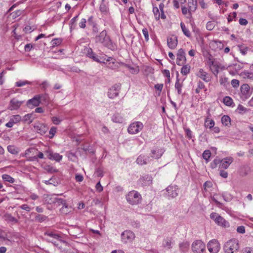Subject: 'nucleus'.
<instances>
[{
    "label": "nucleus",
    "mask_w": 253,
    "mask_h": 253,
    "mask_svg": "<svg viewBox=\"0 0 253 253\" xmlns=\"http://www.w3.org/2000/svg\"><path fill=\"white\" fill-rule=\"evenodd\" d=\"M95 42L102 44L104 46L110 49H113L114 45L106 30L102 31L95 38Z\"/></svg>",
    "instance_id": "1"
},
{
    "label": "nucleus",
    "mask_w": 253,
    "mask_h": 253,
    "mask_svg": "<svg viewBox=\"0 0 253 253\" xmlns=\"http://www.w3.org/2000/svg\"><path fill=\"white\" fill-rule=\"evenodd\" d=\"M239 248L238 241L236 239H232L226 242L223 247L225 253H234L238 251Z\"/></svg>",
    "instance_id": "2"
},
{
    "label": "nucleus",
    "mask_w": 253,
    "mask_h": 253,
    "mask_svg": "<svg viewBox=\"0 0 253 253\" xmlns=\"http://www.w3.org/2000/svg\"><path fill=\"white\" fill-rule=\"evenodd\" d=\"M126 199L129 204L132 205H138L141 201V196L137 191L133 190L127 194Z\"/></svg>",
    "instance_id": "3"
},
{
    "label": "nucleus",
    "mask_w": 253,
    "mask_h": 253,
    "mask_svg": "<svg viewBox=\"0 0 253 253\" xmlns=\"http://www.w3.org/2000/svg\"><path fill=\"white\" fill-rule=\"evenodd\" d=\"M44 236H47L46 241L53 244L55 246H58L57 241H61V237L58 234L54 232L47 231L44 234Z\"/></svg>",
    "instance_id": "4"
},
{
    "label": "nucleus",
    "mask_w": 253,
    "mask_h": 253,
    "mask_svg": "<svg viewBox=\"0 0 253 253\" xmlns=\"http://www.w3.org/2000/svg\"><path fill=\"white\" fill-rule=\"evenodd\" d=\"M205 250V245L201 240H196L192 245V250L194 253H203Z\"/></svg>",
    "instance_id": "5"
},
{
    "label": "nucleus",
    "mask_w": 253,
    "mask_h": 253,
    "mask_svg": "<svg viewBox=\"0 0 253 253\" xmlns=\"http://www.w3.org/2000/svg\"><path fill=\"white\" fill-rule=\"evenodd\" d=\"M207 247L210 253H218L220 250V244L215 239L211 240L207 245Z\"/></svg>",
    "instance_id": "6"
},
{
    "label": "nucleus",
    "mask_w": 253,
    "mask_h": 253,
    "mask_svg": "<svg viewBox=\"0 0 253 253\" xmlns=\"http://www.w3.org/2000/svg\"><path fill=\"white\" fill-rule=\"evenodd\" d=\"M233 158L232 157H227L222 160H220V163L219 169H220L219 174H227V172H224L223 169H226L233 162Z\"/></svg>",
    "instance_id": "7"
},
{
    "label": "nucleus",
    "mask_w": 253,
    "mask_h": 253,
    "mask_svg": "<svg viewBox=\"0 0 253 253\" xmlns=\"http://www.w3.org/2000/svg\"><path fill=\"white\" fill-rule=\"evenodd\" d=\"M134 238V234L130 230H126L121 234L122 241L125 244L132 242Z\"/></svg>",
    "instance_id": "8"
},
{
    "label": "nucleus",
    "mask_w": 253,
    "mask_h": 253,
    "mask_svg": "<svg viewBox=\"0 0 253 253\" xmlns=\"http://www.w3.org/2000/svg\"><path fill=\"white\" fill-rule=\"evenodd\" d=\"M143 127L142 123L139 122H136L132 123L128 127L127 131L129 133L135 134L141 130Z\"/></svg>",
    "instance_id": "9"
},
{
    "label": "nucleus",
    "mask_w": 253,
    "mask_h": 253,
    "mask_svg": "<svg viewBox=\"0 0 253 253\" xmlns=\"http://www.w3.org/2000/svg\"><path fill=\"white\" fill-rule=\"evenodd\" d=\"M44 154L46 157L51 160H54L56 162H60L63 158L62 155L59 153L54 152L52 150L48 149L44 152Z\"/></svg>",
    "instance_id": "10"
},
{
    "label": "nucleus",
    "mask_w": 253,
    "mask_h": 253,
    "mask_svg": "<svg viewBox=\"0 0 253 253\" xmlns=\"http://www.w3.org/2000/svg\"><path fill=\"white\" fill-rule=\"evenodd\" d=\"M86 50L87 56L90 58H92L94 61H96L97 62L105 63V61H109L110 60V59H111V57H108L107 59H102L101 58L99 59L98 56H96V55L94 53L91 48H87Z\"/></svg>",
    "instance_id": "11"
},
{
    "label": "nucleus",
    "mask_w": 253,
    "mask_h": 253,
    "mask_svg": "<svg viewBox=\"0 0 253 253\" xmlns=\"http://www.w3.org/2000/svg\"><path fill=\"white\" fill-rule=\"evenodd\" d=\"M121 84H115L112 86L108 92V96L110 98H114L117 97L120 92Z\"/></svg>",
    "instance_id": "12"
},
{
    "label": "nucleus",
    "mask_w": 253,
    "mask_h": 253,
    "mask_svg": "<svg viewBox=\"0 0 253 253\" xmlns=\"http://www.w3.org/2000/svg\"><path fill=\"white\" fill-rule=\"evenodd\" d=\"M186 61L185 52L182 48H180L178 50L177 53L176 63L178 65L181 66L185 64Z\"/></svg>",
    "instance_id": "13"
},
{
    "label": "nucleus",
    "mask_w": 253,
    "mask_h": 253,
    "mask_svg": "<svg viewBox=\"0 0 253 253\" xmlns=\"http://www.w3.org/2000/svg\"><path fill=\"white\" fill-rule=\"evenodd\" d=\"M34 127L35 130L41 135L44 134L48 129V128L45 125L39 122L35 123Z\"/></svg>",
    "instance_id": "14"
},
{
    "label": "nucleus",
    "mask_w": 253,
    "mask_h": 253,
    "mask_svg": "<svg viewBox=\"0 0 253 253\" xmlns=\"http://www.w3.org/2000/svg\"><path fill=\"white\" fill-rule=\"evenodd\" d=\"M250 86L248 84H243L241 86V92L242 93V98L244 99H247L251 96L249 93Z\"/></svg>",
    "instance_id": "15"
},
{
    "label": "nucleus",
    "mask_w": 253,
    "mask_h": 253,
    "mask_svg": "<svg viewBox=\"0 0 253 253\" xmlns=\"http://www.w3.org/2000/svg\"><path fill=\"white\" fill-rule=\"evenodd\" d=\"M23 102V101H19L16 98H13L10 101L8 109L10 110H17Z\"/></svg>",
    "instance_id": "16"
},
{
    "label": "nucleus",
    "mask_w": 253,
    "mask_h": 253,
    "mask_svg": "<svg viewBox=\"0 0 253 253\" xmlns=\"http://www.w3.org/2000/svg\"><path fill=\"white\" fill-rule=\"evenodd\" d=\"M177 189V186L176 185H170L167 188V193L166 194L169 197L174 198L178 195Z\"/></svg>",
    "instance_id": "17"
},
{
    "label": "nucleus",
    "mask_w": 253,
    "mask_h": 253,
    "mask_svg": "<svg viewBox=\"0 0 253 253\" xmlns=\"http://www.w3.org/2000/svg\"><path fill=\"white\" fill-rule=\"evenodd\" d=\"M21 120V117L19 115H16L12 116L9 120V121L6 123V126L8 127H11L13 125L19 122Z\"/></svg>",
    "instance_id": "18"
},
{
    "label": "nucleus",
    "mask_w": 253,
    "mask_h": 253,
    "mask_svg": "<svg viewBox=\"0 0 253 253\" xmlns=\"http://www.w3.org/2000/svg\"><path fill=\"white\" fill-rule=\"evenodd\" d=\"M40 103V96L37 95L27 101V105L29 107H32L33 106L37 107L39 105Z\"/></svg>",
    "instance_id": "19"
},
{
    "label": "nucleus",
    "mask_w": 253,
    "mask_h": 253,
    "mask_svg": "<svg viewBox=\"0 0 253 253\" xmlns=\"http://www.w3.org/2000/svg\"><path fill=\"white\" fill-rule=\"evenodd\" d=\"M168 46L171 49H174L177 45V39L175 36L169 37L167 40Z\"/></svg>",
    "instance_id": "20"
},
{
    "label": "nucleus",
    "mask_w": 253,
    "mask_h": 253,
    "mask_svg": "<svg viewBox=\"0 0 253 253\" xmlns=\"http://www.w3.org/2000/svg\"><path fill=\"white\" fill-rule=\"evenodd\" d=\"M197 76L206 82H209L211 81L210 77L202 69H200Z\"/></svg>",
    "instance_id": "21"
},
{
    "label": "nucleus",
    "mask_w": 253,
    "mask_h": 253,
    "mask_svg": "<svg viewBox=\"0 0 253 253\" xmlns=\"http://www.w3.org/2000/svg\"><path fill=\"white\" fill-rule=\"evenodd\" d=\"M56 196L55 195H44L43 200L48 204H54L56 200Z\"/></svg>",
    "instance_id": "22"
},
{
    "label": "nucleus",
    "mask_w": 253,
    "mask_h": 253,
    "mask_svg": "<svg viewBox=\"0 0 253 253\" xmlns=\"http://www.w3.org/2000/svg\"><path fill=\"white\" fill-rule=\"evenodd\" d=\"M60 182L59 179L55 175H53L51 178L48 180H45V183L46 184H52L56 186Z\"/></svg>",
    "instance_id": "23"
},
{
    "label": "nucleus",
    "mask_w": 253,
    "mask_h": 253,
    "mask_svg": "<svg viewBox=\"0 0 253 253\" xmlns=\"http://www.w3.org/2000/svg\"><path fill=\"white\" fill-rule=\"evenodd\" d=\"M100 10L102 13L108 14L109 12L108 2H105V0H102L100 5Z\"/></svg>",
    "instance_id": "24"
},
{
    "label": "nucleus",
    "mask_w": 253,
    "mask_h": 253,
    "mask_svg": "<svg viewBox=\"0 0 253 253\" xmlns=\"http://www.w3.org/2000/svg\"><path fill=\"white\" fill-rule=\"evenodd\" d=\"M152 181V177L149 175H144L142 177V185L144 186L150 185Z\"/></svg>",
    "instance_id": "25"
},
{
    "label": "nucleus",
    "mask_w": 253,
    "mask_h": 253,
    "mask_svg": "<svg viewBox=\"0 0 253 253\" xmlns=\"http://www.w3.org/2000/svg\"><path fill=\"white\" fill-rule=\"evenodd\" d=\"M4 220L7 222L12 223L13 224L18 222V220L12 216L10 214L6 213L4 215Z\"/></svg>",
    "instance_id": "26"
},
{
    "label": "nucleus",
    "mask_w": 253,
    "mask_h": 253,
    "mask_svg": "<svg viewBox=\"0 0 253 253\" xmlns=\"http://www.w3.org/2000/svg\"><path fill=\"white\" fill-rule=\"evenodd\" d=\"M163 153L164 152L162 149L157 151L152 150L151 151L152 155L151 157L155 159H159L162 156Z\"/></svg>",
    "instance_id": "27"
},
{
    "label": "nucleus",
    "mask_w": 253,
    "mask_h": 253,
    "mask_svg": "<svg viewBox=\"0 0 253 253\" xmlns=\"http://www.w3.org/2000/svg\"><path fill=\"white\" fill-rule=\"evenodd\" d=\"M189 242L187 241L180 243L179 245L180 250L182 252H186L189 249Z\"/></svg>",
    "instance_id": "28"
},
{
    "label": "nucleus",
    "mask_w": 253,
    "mask_h": 253,
    "mask_svg": "<svg viewBox=\"0 0 253 253\" xmlns=\"http://www.w3.org/2000/svg\"><path fill=\"white\" fill-rule=\"evenodd\" d=\"M171 244H172V239L171 238H167V239L164 240L163 246L164 248H167L168 249H170L171 248Z\"/></svg>",
    "instance_id": "29"
},
{
    "label": "nucleus",
    "mask_w": 253,
    "mask_h": 253,
    "mask_svg": "<svg viewBox=\"0 0 253 253\" xmlns=\"http://www.w3.org/2000/svg\"><path fill=\"white\" fill-rule=\"evenodd\" d=\"M183 86L182 83L180 82V80L177 77L176 81L175 84V87L177 90L178 94H180L182 93L181 88Z\"/></svg>",
    "instance_id": "30"
},
{
    "label": "nucleus",
    "mask_w": 253,
    "mask_h": 253,
    "mask_svg": "<svg viewBox=\"0 0 253 253\" xmlns=\"http://www.w3.org/2000/svg\"><path fill=\"white\" fill-rule=\"evenodd\" d=\"M113 122L118 123H122L123 122V118L119 114H115L112 118Z\"/></svg>",
    "instance_id": "31"
},
{
    "label": "nucleus",
    "mask_w": 253,
    "mask_h": 253,
    "mask_svg": "<svg viewBox=\"0 0 253 253\" xmlns=\"http://www.w3.org/2000/svg\"><path fill=\"white\" fill-rule=\"evenodd\" d=\"M217 224L226 227L227 225V224L228 223L221 216H219L218 217V218H217L216 220L215 221Z\"/></svg>",
    "instance_id": "32"
},
{
    "label": "nucleus",
    "mask_w": 253,
    "mask_h": 253,
    "mask_svg": "<svg viewBox=\"0 0 253 253\" xmlns=\"http://www.w3.org/2000/svg\"><path fill=\"white\" fill-rule=\"evenodd\" d=\"M190 66L188 65H184L181 69V73L184 75H186L190 73Z\"/></svg>",
    "instance_id": "33"
},
{
    "label": "nucleus",
    "mask_w": 253,
    "mask_h": 253,
    "mask_svg": "<svg viewBox=\"0 0 253 253\" xmlns=\"http://www.w3.org/2000/svg\"><path fill=\"white\" fill-rule=\"evenodd\" d=\"M66 203V200L62 199V198H58L57 197L56 198V200L54 202V204L56 205L57 207H60L63 205H65V204Z\"/></svg>",
    "instance_id": "34"
},
{
    "label": "nucleus",
    "mask_w": 253,
    "mask_h": 253,
    "mask_svg": "<svg viewBox=\"0 0 253 253\" xmlns=\"http://www.w3.org/2000/svg\"><path fill=\"white\" fill-rule=\"evenodd\" d=\"M222 124L225 126H228L230 124V118L228 116L224 115L221 118Z\"/></svg>",
    "instance_id": "35"
},
{
    "label": "nucleus",
    "mask_w": 253,
    "mask_h": 253,
    "mask_svg": "<svg viewBox=\"0 0 253 253\" xmlns=\"http://www.w3.org/2000/svg\"><path fill=\"white\" fill-rule=\"evenodd\" d=\"M180 26L183 34L187 37L191 36L190 31L186 28L185 25L183 23H180Z\"/></svg>",
    "instance_id": "36"
},
{
    "label": "nucleus",
    "mask_w": 253,
    "mask_h": 253,
    "mask_svg": "<svg viewBox=\"0 0 253 253\" xmlns=\"http://www.w3.org/2000/svg\"><path fill=\"white\" fill-rule=\"evenodd\" d=\"M223 199L226 202H229L233 199V196L229 193L224 192L222 194Z\"/></svg>",
    "instance_id": "37"
},
{
    "label": "nucleus",
    "mask_w": 253,
    "mask_h": 253,
    "mask_svg": "<svg viewBox=\"0 0 253 253\" xmlns=\"http://www.w3.org/2000/svg\"><path fill=\"white\" fill-rule=\"evenodd\" d=\"M214 125V122L213 120H210L209 118H207L205 120V126L206 127H209V128H211L213 127Z\"/></svg>",
    "instance_id": "38"
},
{
    "label": "nucleus",
    "mask_w": 253,
    "mask_h": 253,
    "mask_svg": "<svg viewBox=\"0 0 253 253\" xmlns=\"http://www.w3.org/2000/svg\"><path fill=\"white\" fill-rule=\"evenodd\" d=\"M223 102L225 105L230 106L233 103V100L229 96H225L223 98Z\"/></svg>",
    "instance_id": "39"
},
{
    "label": "nucleus",
    "mask_w": 253,
    "mask_h": 253,
    "mask_svg": "<svg viewBox=\"0 0 253 253\" xmlns=\"http://www.w3.org/2000/svg\"><path fill=\"white\" fill-rule=\"evenodd\" d=\"M32 114H28L25 115L23 117V121L25 123H27L29 124L31 123L33 121L32 119Z\"/></svg>",
    "instance_id": "40"
},
{
    "label": "nucleus",
    "mask_w": 253,
    "mask_h": 253,
    "mask_svg": "<svg viewBox=\"0 0 253 253\" xmlns=\"http://www.w3.org/2000/svg\"><path fill=\"white\" fill-rule=\"evenodd\" d=\"M142 157V164L143 165H146L148 163H149L151 161V159H150V157L148 156H146L144 155H141Z\"/></svg>",
    "instance_id": "41"
},
{
    "label": "nucleus",
    "mask_w": 253,
    "mask_h": 253,
    "mask_svg": "<svg viewBox=\"0 0 253 253\" xmlns=\"http://www.w3.org/2000/svg\"><path fill=\"white\" fill-rule=\"evenodd\" d=\"M70 208L68 207L67 204L66 203L65 205L62 206L60 209V211L63 214H67L70 212Z\"/></svg>",
    "instance_id": "42"
},
{
    "label": "nucleus",
    "mask_w": 253,
    "mask_h": 253,
    "mask_svg": "<svg viewBox=\"0 0 253 253\" xmlns=\"http://www.w3.org/2000/svg\"><path fill=\"white\" fill-rule=\"evenodd\" d=\"M153 12L157 20H159L160 18V13L158 8L156 6L153 7Z\"/></svg>",
    "instance_id": "43"
},
{
    "label": "nucleus",
    "mask_w": 253,
    "mask_h": 253,
    "mask_svg": "<svg viewBox=\"0 0 253 253\" xmlns=\"http://www.w3.org/2000/svg\"><path fill=\"white\" fill-rule=\"evenodd\" d=\"M2 177L4 181L11 183H13L15 181L14 179L11 177L10 175H2Z\"/></svg>",
    "instance_id": "44"
},
{
    "label": "nucleus",
    "mask_w": 253,
    "mask_h": 253,
    "mask_svg": "<svg viewBox=\"0 0 253 253\" xmlns=\"http://www.w3.org/2000/svg\"><path fill=\"white\" fill-rule=\"evenodd\" d=\"M31 84V83L28 81H19L18 82H16L15 85L17 87H21L26 84Z\"/></svg>",
    "instance_id": "45"
},
{
    "label": "nucleus",
    "mask_w": 253,
    "mask_h": 253,
    "mask_svg": "<svg viewBox=\"0 0 253 253\" xmlns=\"http://www.w3.org/2000/svg\"><path fill=\"white\" fill-rule=\"evenodd\" d=\"M70 235L73 236V239L80 238L83 237V233L81 231L79 233L77 234L75 231H72V233H70Z\"/></svg>",
    "instance_id": "46"
},
{
    "label": "nucleus",
    "mask_w": 253,
    "mask_h": 253,
    "mask_svg": "<svg viewBox=\"0 0 253 253\" xmlns=\"http://www.w3.org/2000/svg\"><path fill=\"white\" fill-rule=\"evenodd\" d=\"M7 150L9 153L12 154H17L18 153V151L13 146H8L7 147Z\"/></svg>",
    "instance_id": "47"
},
{
    "label": "nucleus",
    "mask_w": 253,
    "mask_h": 253,
    "mask_svg": "<svg viewBox=\"0 0 253 253\" xmlns=\"http://www.w3.org/2000/svg\"><path fill=\"white\" fill-rule=\"evenodd\" d=\"M220 159H214L211 164L212 169L216 168L218 166H219Z\"/></svg>",
    "instance_id": "48"
},
{
    "label": "nucleus",
    "mask_w": 253,
    "mask_h": 253,
    "mask_svg": "<svg viewBox=\"0 0 253 253\" xmlns=\"http://www.w3.org/2000/svg\"><path fill=\"white\" fill-rule=\"evenodd\" d=\"M46 218V217L45 215L42 214H37L35 217V219L36 221L42 222L45 220Z\"/></svg>",
    "instance_id": "49"
},
{
    "label": "nucleus",
    "mask_w": 253,
    "mask_h": 253,
    "mask_svg": "<svg viewBox=\"0 0 253 253\" xmlns=\"http://www.w3.org/2000/svg\"><path fill=\"white\" fill-rule=\"evenodd\" d=\"M211 153L210 150H205L203 154V157L206 160H208L211 157Z\"/></svg>",
    "instance_id": "50"
},
{
    "label": "nucleus",
    "mask_w": 253,
    "mask_h": 253,
    "mask_svg": "<svg viewBox=\"0 0 253 253\" xmlns=\"http://www.w3.org/2000/svg\"><path fill=\"white\" fill-rule=\"evenodd\" d=\"M211 70L215 76H217L219 73V66L218 65L213 66V67H211Z\"/></svg>",
    "instance_id": "51"
},
{
    "label": "nucleus",
    "mask_w": 253,
    "mask_h": 253,
    "mask_svg": "<svg viewBox=\"0 0 253 253\" xmlns=\"http://www.w3.org/2000/svg\"><path fill=\"white\" fill-rule=\"evenodd\" d=\"M56 132V128L55 127H52L49 130V138H52L54 136Z\"/></svg>",
    "instance_id": "52"
},
{
    "label": "nucleus",
    "mask_w": 253,
    "mask_h": 253,
    "mask_svg": "<svg viewBox=\"0 0 253 253\" xmlns=\"http://www.w3.org/2000/svg\"><path fill=\"white\" fill-rule=\"evenodd\" d=\"M142 33L145 37V40L148 41L149 40V33L147 28H144L142 30Z\"/></svg>",
    "instance_id": "53"
},
{
    "label": "nucleus",
    "mask_w": 253,
    "mask_h": 253,
    "mask_svg": "<svg viewBox=\"0 0 253 253\" xmlns=\"http://www.w3.org/2000/svg\"><path fill=\"white\" fill-rule=\"evenodd\" d=\"M231 85L233 87L237 88L239 86V81L238 80L233 79L231 81Z\"/></svg>",
    "instance_id": "54"
},
{
    "label": "nucleus",
    "mask_w": 253,
    "mask_h": 253,
    "mask_svg": "<svg viewBox=\"0 0 253 253\" xmlns=\"http://www.w3.org/2000/svg\"><path fill=\"white\" fill-rule=\"evenodd\" d=\"M237 110H238L240 113H242L243 112L245 113L247 111V109L241 104H239L238 105Z\"/></svg>",
    "instance_id": "55"
},
{
    "label": "nucleus",
    "mask_w": 253,
    "mask_h": 253,
    "mask_svg": "<svg viewBox=\"0 0 253 253\" xmlns=\"http://www.w3.org/2000/svg\"><path fill=\"white\" fill-rule=\"evenodd\" d=\"M53 123L55 125H59L61 122V120H60L59 118L56 117H53L51 119Z\"/></svg>",
    "instance_id": "56"
},
{
    "label": "nucleus",
    "mask_w": 253,
    "mask_h": 253,
    "mask_svg": "<svg viewBox=\"0 0 253 253\" xmlns=\"http://www.w3.org/2000/svg\"><path fill=\"white\" fill-rule=\"evenodd\" d=\"M237 231L241 234L245 233V227L244 226H238L237 228Z\"/></svg>",
    "instance_id": "57"
},
{
    "label": "nucleus",
    "mask_w": 253,
    "mask_h": 253,
    "mask_svg": "<svg viewBox=\"0 0 253 253\" xmlns=\"http://www.w3.org/2000/svg\"><path fill=\"white\" fill-rule=\"evenodd\" d=\"M19 208L23 210H25L27 211H30L31 208L27 204H23L19 207Z\"/></svg>",
    "instance_id": "58"
},
{
    "label": "nucleus",
    "mask_w": 253,
    "mask_h": 253,
    "mask_svg": "<svg viewBox=\"0 0 253 253\" xmlns=\"http://www.w3.org/2000/svg\"><path fill=\"white\" fill-rule=\"evenodd\" d=\"M86 22V19L83 18L81 20V21L79 23L80 27L81 28H84L86 26V25H85Z\"/></svg>",
    "instance_id": "59"
},
{
    "label": "nucleus",
    "mask_w": 253,
    "mask_h": 253,
    "mask_svg": "<svg viewBox=\"0 0 253 253\" xmlns=\"http://www.w3.org/2000/svg\"><path fill=\"white\" fill-rule=\"evenodd\" d=\"M236 12H233L232 14H230L228 17V22H231L236 17Z\"/></svg>",
    "instance_id": "60"
},
{
    "label": "nucleus",
    "mask_w": 253,
    "mask_h": 253,
    "mask_svg": "<svg viewBox=\"0 0 253 253\" xmlns=\"http://www.w3.org/2000/svg\"><path fill=\"white\" fill-rule=\"evenodd\" d=\"M212 184L211 181H207L205 182V183L204 184V189L205 190H207V188H210L212 186Z\"/></svg>",
    "instance_id": "61"
},
{
    "label": "nucleus",
    "mask_w": 253,
    "mask_h": 253,
    "mask_svg": "<svg viewBox=\"0 0 253 253\" xmlns=\"http://www.w3.org/2000/svg\"><path fill=\"white\" fill-rule=\"evenodd\" d=\"M220 215L215 212H212L210 215V217L211 219L214 220L215 221Z\"/></svg>",
    "instance_id": "62"
},
{
    "label": "nucleus",
    "mask_w": 253,
    "mask_h": 253,
    "mask_svg": "<svg viewBox=\"0 0 253 253\" xmlns=\"http://www.w3.org/2000/svg\"><path fill=\"white\" fill-rule=\"evenodd\" d=\"M52 45L53 46L56 45H59L61 42V40L60 39H55L52 41Z\"/></svg>",
    "instance_id": "63"
},
{
    "label": "nucleus",
    "mask_w": 253,
    "mask_h": 253,
    "mask_svg": "<svg viewBox=\"0 0 253 253\" xmlns=\"http://www.w3.org/2000/svg\"><path fill=\"white\" fill-rule=\"evenodd\" d=\"M185 131L186 132V136L187 137V138H188L189 139H191L192 137V131H191V130L189 128H187L185 129Z\"/></svg>",
    "instance_id": "64"
}]
</instances>
